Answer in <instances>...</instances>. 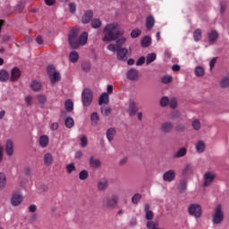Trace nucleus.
Returning <instances> with one entry per match:
<instances>
[{"label":"nucleus","instance_id":"obj_32","mask_svg":"<svg viewBox=\"0 0 229 229\" xmlns=\"http://www.w3.org/2000/svg\"><path fill=\"white\" fill-rule=\"evenodd\" d=\"M37 101L40 106H44L46 103H47V97H46L44 94H38L37 96Z\"/></svg>","mask_w":229,"mask_h":229},{"label":"nucleus","instance_id":"obj_34","mask_svg":"<svg viewBox=\"0 0 229 229\" xmlns=\"http://www.w3.org/2000/svg\"><path fill=\"white\" fill-rule=\"evenodd\" d=\"M195 76H197V78H202V76H205V68L201 65L196 66Z\"/></svg>","mask_w":229,"mask_h":229},{"label":"nucleus","instance_id":"obj_16","mask_svg":"<svg viewBox=\"0 0 229 229\" xmlns=\"http://www.w3.org/2000/svg\"><path fill=\"white\" fill-rule=\"evenodd\" d=\"M195 149L197 153H205L207 149V143H205V141L201 140H198L195 144Z\"/></svg>","mask_w":229,"mask_h":229},{"label":"nucleus","instance_id":"obj_11","mask_svg":"<svg viewBox=\"0 0 229 229\" xmlns=\"http://www.w3.org/2000/svg\"><path fill=\"white\" fill-rule=\"evenodd\" d=\"M127 55L128 48L126 47L119 48L116 52V57L118 58V60H121L122 62H126V60H128Z\"/></svg>","mask_w":229,"mask_h":229},{"label":"nucleus","instance_id":"obj_29","mask_svg":"<svg viewBox=\"0 0 229 229\" xmlns=\"http://www.w3.org/2000/svg\"><path fill=\"white\" fill-rule=\"evenodd\" d=\"M87 40H89V33L83 32L79 38V46H85V44H87Z\"/></svg>","mask_w":229,"mask_h":229},{"label":"nucleus","instance_id":"obj_61","mask_svg":"<svg viewBox=\"0 0 229 229\" xmlns=\"http://www.w3.org/2000/svg\"><path fill=\"white\" fill-rule=\"evenodd\" d=\"M216 62H217V57H214L211 59V61L209 62L210 71H212L214 69V67H216Z\"/></svg>","mask_w":229,"mask_h":229},{"label":"nucleus","instance_id":"obj_12","mask_svg":"<svg viewBox=\"0 0 229 229\" xmlns=\"http://www.w3.org/2000/svg\"><path fill=\"white\" fill-rule=\"evenodd\" d=\"M43 162L45 165H47V167L53 165L55 162V157H53V154H51V152L46 153L43 157Z\"/></svg>","mask_w":229,"mask_h":229},{"label":"nucleus","instance_id":"obj_6","mask_svg":"<svg viewBox=\"0 0 229 229\" xmlns=\"http://www.w3.org/2000/svg\"><path fill=\"white\" fill-rule=\"evenodd\" d=\"M47 72L52 84L56 83V81H60V72L55 69V66H47Z\"/></svg>","mask_w":229,"mask_h":229},{"label":"nucleus","instance_id":"obj_28","mask_svg":"<svg viewBox=\"0 0 229 229\" xmlns=\"http://www.w3.org/2000/svg\"><path fill=\"white\" fill-rule=\"evenodd\" d=\"M153 26H155V17L149 15L146 19V28L150 30L153 29Z\"/></svg>","mask_w":229,"mask_h":229},{"label":"nucleus","instance_id":"obj_4","mask_svg":"<svg viewBox=\"0 0 229 229\" xmlns=\"http://www.w3.org/2000/svg\"><path fill=\"white\" fill-rule=\"evenodd\" d=\"M93 99L94 95L92 94V90H90L89 89H83L81 94V102L83 106H90Z\"/></svg>","mask_w":229,"mask_h":229},{"label":"nucleus","instance_id":"obj_40","mask_svg":"<svg viewBox=\"0 0 229 229\" xmlns=\"http://www.w3.org/2000/svg\"><path fill=\"white\" fill-rule=\"evenodd\" d=\"M6 187V174L0 173V191Z\"/></svg>","mask_w":229,"mask_h":229},{"label":"nucleus","instance_id":"obj_54","mask_svg":"<svg viewBox=\"0 0 229 229\" xmlns=\"http://www.w3.org/2000/svg\"><path fill=\"white\" fill-rule=\"evenodd\" d=\"M38 219V215L34 213L29 216L28 221L30 225H33V223H36Z\"/></svg>","mask_w":229,"mask_h":229},{"label":"nucleus","instance_id":"obj_8","mask_svg":"<svg viewBox=\"0 0 229 229\" xmlns=\"http://www.w3.org/2000/svg\"><path fill=\"white\" fill-rule=\"evenodd\" d=\"M69 44L72 49H76L79 47L78 43V30H72L69 34Z\"/></svg>","mask_w":229,"mask_h":229},{"label":"nucleus","instance_id":"obj_64","mask_svg":"<svg viewBox=\"0 0 229 229\" xmlns=\"http://www.w3.org/2000/svg\"><path fill=\"white\" fill-rule=\"evenodd\" d=\"M29 211L34 214V212H37V205L32 204L29 207Z\"/></svg>","mask_w":229,"mask_h":229},{"label":"nucleus","instance_id":"obj_19","mask_svg":"<svg viewBox=\"0 0 229 229\" xmlns=\"http://www.w3.org/2000/svg\"><path fill=\"white\" fill-rule=\"evenodd\" d=\"M38 144L40 148H47L49 146V136L43 134L38 139Z\"/></svg>","mask_w":229,"mask_h":229},{"label":"nucleus","instance_id":"obj_44","mask_svg":"<svg viewBox=\"0 0 229 229\" xmlns=\"http://www.w3.org/2000/svg\"><path fill=\"white\" fill-rule=\"evenodd\" d=\"M140 199H142V194L140 193H135L132 197H131V203L133 205H138V203L140 201Z\"/></svg>","mask_w":229,"mask_h":229},{"label":"nucleus","instance_id":"obj_10","mask_svg":"<svg viewBox=\"0 0 229 229\" xmlns=\"http://www.w3.org/2000/svg\"><path fill=\"white\" fill-rule=\"evenodd\" d=\"M24 197L22 196V193L14 192L11 198V205H13V207H19Z\"/></svg>","mask_w":229,"mask_h":229},{"label":"nucleus","instance_id":"obj_42","mask_svg":"<svg viewBox=\"0 0 229 229\" xmlns=\"http://www.w3.org/2000/svg\"><path fill=\"white\" fill-rule=\"evenodd\" d=\"M79 179L81 182H85L89 179V171L87 170H82L79 173Z\"/></svg>","mask_w":229,"mask_h":229},{"label":"nucleus","instance_id":"obj_56","mask_svg":"<svg viewBox=\"0 0 229 229\" xmlns=\"http://www.w3.org/2000/svg\"><path fill=\"white\" fill-rule=\"evenodd\" d=\"M107 50L111 51V53H117V51H119L118 47L115 44H109L107 46Z\"/></svg>","mask_w":229,"mask_h":229},{"label":"nucleus","instance_id":"obj_24","mask_svg":"<svg viewBox=\"0 0 229 229\" xmlns=\"http://www.w3.org/2000/svg\"><path fill=\"white\" fill-rule=\"evenodd\" d=\"M5 151L8 157L13 156V142L11 140H8L5 143Z\"/></svg>","mask_w":229,"mask_h":229},{"label":"nucleus","instance_id":"obj_35","mask_svg":"<svg viewBox=\"0 0 229 229\" xmlns=\"http://www.w3.org/2000/svg\"><path fill=\"white\" fill-rule=\"evenodd\" d=\"M90 121L92 126H98V123H99V114L97 112H94L90 115Z\"/></svg>","mask_w":229,"mask_h":229},{"label":"nucleus","instance_id":"obj_46","mask_svg":"<svg viewBox=\"0 0 229 229\" xmlns=\"http://www.w3.org/2000/svg\"><path fill=\"white\" fill-rule=\"evenodd\" d=\"M64 106L67 112H72V110H74V103H72L71 99L65 101Z\"/></svg>","mask_w":229,"mask_h":229},{"label":"nucleus","instance_id":"obj_22","mask_svg":"<svg viewBox=\"0 0 229 229\" xmlns=\"http://www.w3.org/2000/svg\"><path fill=\"white\" fill-rule=\"evenodd\" d=\"M110 101V97L108 96V93L104 92L100 95L99 98H98V105H108Z\"/></svg>","mask_w":229,"mask_h":229},{"label":"nucleus","instance_id":"obj_26","mask_svg":"<svg viewBox=\"0 0 229 229\" xmlns=\"http://www.w3.org/2000/svg\"><path fill=\"white\" fill-rule=\"evenodd\" d=\"M185 155H187V148L182 147L174 154V158H182Z\"/></svg>","mask_w":229,"mask_h":229},{"label":"nucleus","instance_id":"obj_63","mask_svg":"<svg viewBox=\"0 0 229 229\" xmlns=\"http://www.w3.org/2000/svg\"><path fill=\"white\" fill-rule=\"evenodd\" d=\"M58 123H53L50 125V130H52V131H56V130H58Z\"/></svg>","mask_w":229,"mask_h":229},{"label":"nucleus","instance_id":"obj_41","mask_svg":"<svg viewBox=\"0 0 229 229\" xmlns=\"http://www.w3.org/2000/svg\"><path fill=\"white\" fill-rule=\"evenodd\" d=\"M91 67L92 64H90V61H86L81 64V69L84 72H89Z\"/></svg>","mask_w":229,"mask_h":229},{"label":"nucleus","instance_id":"obj_15","mask_svg":"<svg viewBox=\"0 0 229 229\" xmlns=\"http://www.w3.org/2000/svg\"><path fill=\"white\" fill-rule=\"evenodd\" d=\"M92 17H94V13H92V11L84 12L81 17L82 24H89V22L92 21Z\"/></svg>","mask_w":229,"mask_h":229},{"label":"nucleus","instance_id":"obj_52","mask_svg":"<svg viewBox=\"0 0 229 229\" xmlns=\"http://www.w3.org/2000/svg\"><path fill=\"white\" fill-rule=\"evenodd\" d=\"M161 81H162V83H164L165 85H168V83H171L173 81V76L165 75L162 77Z\"/></svg>","mask_w":229,"mask_h":229},{"label":"nucleus","instance_id":"obj_49","mask_svg":"<svg viewBox=\"0 0 229 229\" xmlns=\"http://www.w3.org/2000/svg\"><path fill=\"white\" fill-rule=\"evenodd\" d=\"M193 38L195 42H199V40H201V30L197 29L194 32H193Z\"/></svg>","mask_w":229,"mask_h":229},{"label":"nucleus","instance_id":"obj_1","mask_svg":"<svg viewBox=\"0 0 229 229\" xmlns=\"http://www.w3.org/2000/svg\"><path fill=\"white\" fill-rule=\"evenodd\" d=\"M102 31L104 33L102 40L106 44L116 41L117 44L123 46V44H126V41L128 40L126 37H123L125 33L124 29L121 28V25H119V22L117 21L106 24Z\"/></svg>","mask_w":229,"mask_h":229},{"label":"nucleus","instance_id":"obj_18","mask_svg":"<svg viewBox=\"0 0 229 229\" xmlns=\"http://www.w3.org/2000/svg\"><path fill=\"white\" fill-rule=\"evenodd\" d=\"M173 123L171 122H165L161 124V131H163V133H171V131H173Z\"/></svg>","mask_w":229,"mask_h":229},{"label":"nucleus","instance_id":"obj_23","mask_svg":"<svg viewBox=\"0 0 229 229\" xmlns=\"http://www.w3.org/2000/svg\"><path fill=\"white\" fill-rule=\"evenodd\" d=\"M219 38V34L216 30H210L208 33V40L210 44H214L216 40Z\"/></svg>","mask_w":229,"mask_h":229},{"label":"nucleus","instance_id":"obj_38","mask_svg":"<svg viewBox=\"0 0 229 229\" xmlns=\"http://www.w3.org/2000/svg\"><path fill=\"white\" fill-rule=\"evenodd\" d=\"M10 73L6 70H0V81H8Z\"/></svg>","mask_w":229,"mask_h":229},{"label":"nucleus","instance_id":"obj_43","mask_svg":"<svg viewBox=\"0 0 229 229\" xmlns=\"http://www.w3.org/2000/svg\"><path fill=\"white\" fill-rule=\"evenodd\" d=\"M142 35V30L140 29H134L131 31V38H139Z\"/></svg>","mask_w":229,"mask_h":229},{"label":"nucleus","instance_id":"obj_51","mask_svg":"<svg viewBox=\"0 0 229 229\" xmlns=\"http://www.w3.org/2000/svg\"><path fill=\"white\" fill-rule=\"evenodd\" d=\"M80 141H81V148H87L89 144V139L87 138V136L85 135L81 136Z\"/></svg>","mask_w":229,"mask_h":229},{"label":"nucleus","instance_id":"obj_62","mask_svg":"<svg viewBox=\"0 0 229 229\" xmlns=\"http://www.w3.org/2000/svg\"><path fill=\"white\" fill-rule=\"evenodd\" d=\"M146 62V57L141 56L138 59V61L136 62V65L140 66V65H144V63Z\"/></svg>","mask_w":229,"mask_h":229},{"label":"nucleus","instance_id":"obj_3","mask_svg":"<svg viewBox=\"0 0 229 229\" xmlns=\"http://www.w3.org/2000/svg\"><path fill=\"white\" fill-rule=\"evenodd\" d=\"M188 213L192 217H195V219H199V217H201L203 215V208H201V205L193 203L188 207Z\"/></svg>","mask_w":229,"mask_h":229},{"label":"nucleus","instance_id":"obj_45","mask_svg":"<svg viewBox=\"0 0 229 229\" xmlns=\"http://www.w3.org/2000/svg\"><path fill=\"white\" fill-rule=\"evenodd\" d=\"M64 124L68 129L72 128L74 126V119H72L71 116L65 118Z\"/></svg>","mask_w":229,"mask_h":229},{"label":"nucleus","instance_id":"obj_25","mask_svg":"<svg viewBox=\"0 0 229 229\" xmlns=\"http://www.w3.org/2000/svg\"><path fill=\"white\" fill-rule=\"evenodd\" d=\"M144 212H145V217H146V219H148V221H151V219H153V217H155L153 211H151L149 209V204L145 205Z\"/></svg>","mask_w":229,"mask_h":229},{"label":"nucleus","instance_id":"obj_48","mask_svg":"<svg viewBox=\"0 0 229 229\" xmlns=\"http://www.w3.org/2000/svg\"><path fill=\"white\" fill-rule=\"evenodd\" d=\"M221 89H228L229 87V77H225L220 81Z\"/></svg>","mask_w":229,"mask_h":229},{"label":"nucleus","instance_id":"obj_5","mask_svg":"<svg viewBox=\"0 0 229 229\" xmlns=\"http://www.w3.org/2000/svg\"><path fill=\"white\" fill-rule=\"evenodd\" d=\"M119 205V195L113 194L110 199L103 200L104 208H115Z\"/></svg>","mask_w":229,"mask_h":229},{"label":"nucleus","instance_id":"obj_36","mask_svg":"<svg viewBox=\"0 0 229 229\" xmlns=\"http://www.w3.org/2000/svg\"><path fill=\"white\" fill-rule=\"evenodd\" d=\"M129 114L131 115H135V114H137V106L135 105V103L133 101H131L129 103V109H128Z\"/></svg>","mask_w":229,"mask_h":229},{"label":"nucleus","instance_id":"obj_21","mask_svg":"<svg viewBox=\"0 0 229 229\" xmlns=\"http://www.w3.org/2000/svg\"><path fill=\"white\" fill-rule=\"evenodd\" d=\"M97 189L101 191H106V189H108V180L101 179L100 181H98L97 184Z\"/></svg>","mask_w":229,"mask_h":229},{"label":"nucleus","instance_id":"obj_14","mask_svg":"<svg viewBox=\"0 0 229 229\" xmlns=\"http://www.w3.org/2000/svg\"><path fill=\"white\" fill-rule=\"evenodd\" d=\"M89 167L92 169H99V167H101V160L94 156H91L89 157Z\"/></svg>","mask_w":229,"mask_h":229},{"label":"nucleus","instance_id":"obj_31","mask_svg":"<svg viewBox=\"0 0 229 229\" xmlns=\"http://www.w3.org/2000/svg\"><path fill=\"white\" fill-rule=\"evenodd\" d=\"M148 229H157L159 226L158 220H148L146 224Z\"/></svg>","mask_w":229,"mask_h":229},{"label":"nucleus","instance_id":"obj_33","mask_svg":"<svg viewBox=\"0 0 229 229\" xmlns=\"http://www.w3.org/2000/svg\"><path fill=\"white\" fill-rule=\"evenodd\" d=\"M140 44L141 47H149V46H151V37L145 36L144 38H142Z\"/></svg>","mask_w":229,"mask_h":229},{"label":"nucleus","instance_id":"obj_2","mask_svg":"<svg viewBox=\"0 0 229 229\" xmlns=\"http://www.w3.org/2000/svg\"><path fill=\"white\" fill-rule=\"evenodd\" d=\"M225 221V211L221 204L216 205L212 216V223L215 225H221Z\"/></svg>","mask_w":229,"mask_h":229},{"label":"nucleus","instance_id":"obj_37","mask_svg":"<svg viewBox=\"0 0 229 229\" xmlns=\"http://www.w3.org/2000/svg\"><path fill=\"white\" fill-rule=\"evenodd\" d=\"M114 137H115V129L110 128L106 131V139L109 142L114 140Z\"/></svg>","mask_w":229,"mask_h":229},{"label":"nucleus","instance_id":"obj_59","mask_svg":"<svg viewBox=\"0 0 229 229\" xmlns=\"http://www.w3.org/2000/svg\"><path fill=\"white\" fill-rule=\"evenodd\" d=\"M168 104H170V108H176V106H178L176 98H172Z\"/></svg>","mask_w":229,"mask_h":229},{"label":"nucleus","instance_id":"obj_9","mask_svg":"<svg viewBox=\"0 0 229 229\" xmlns=\"http://www.w3.org/2000/svg\"><path fill=\"white\" fill-rule=\"evenodd\" d=\"M176 179V170H167L163 174V181L167 182L168 183H171V182H174Z\"/></svg>","mask_w":229,"mask_h":229},{"label":"nucleus","instance_id":"obj_58","mask_svg":"<svg viewBox=\"0 0 229 229\" xmlns=\"http://www.w3.org/2000/svg\"><path fill=\"white\" fill-rule=\"evenodd\" d=\"M111 110H110V107L108 106H102L101 107V114L103 115H108L110 114Z\"/></svg>","mask_w":229,"mask_h":229},{"label":"nucleus","instance_id":"obj_53","mask_svg":"<svg viewBox=\"0 0 229 229\" xmlns=\"http://www.w3.org/2000/svg\"><path fill=\"white\" fill-rule=\"evenodd\" d=\"M74 171H76V165H74L73 163L66 165V172L68 174H72V173H74Z\"/></svg>","mask_w":229,"mask_h":229},{"label":"nucleus","instance_id":"obj_50","mask_svg":"<svg viewBox=\"0 0 229 229\" xmlns=\"http://www.w3.org/2000/svg\"><path fill=\"white\" fill-rule=\"evenodd\" d=\"M178 191H179V192H181V194L183 193L185 191H187V182L182 181L179 183Z\"/></svg>","mask_w":229,"mask_h":229},{"label":"nucleus","instance_id":"obj_57","mask_svg":"<svg viewBox=\"0 0 229 229\" xmlns=\"http://www.w3.org/2000/svg\"><path fill=\"white\" fill-rule=\"evenodd\" d=\"M161 106H167L169 105V98L167 97H163L160 101Z\"/></svg>","mask_w":229,"mask_h":229},{"label":"nucleus","instance_id":"obj_39","mask_svg":"<svg viewBox=\"0 0 229 229\" xmlns=\"http://www.w3.org/2000/svg\"><path fill=\"white\" fill-rule=\"evenodd\" d=\"M191 126L195 131H199V130H201V122L199 119L196 118L192 121Z\"/></svg>","mask_w":229,"mask_h":229},{"label":"nucleus","instance_id":"obj_27","mask_svg":"<svg viewBox=\"0 0 229 229\" xmlns=\"http://www.w3.org/2000/svg\"><path fill=\"white\" fill-rule=\"evenodd\" d=\"M90 26L93 28V30H99V28L103 26V22L99 20V18H95L91 20Z\"/></svg>","mask_w":229,"mask_h":229},{"label":"nucleus","instance_id":"obj_47","mask_svg":"<svg viewBox=\"0 0 229 229\" xmlns=\"http://www.w3.org/2000/svg\"><path fill=\"white\" fill-rule=\"evenodd\" d=\"M157 60V54L155 53H150L147 55V65H149V64H153Z\"/></svg>","mask_w":229,"mask_h":229},{"label":"nucleus","instance_id":"obj_55","mask_svg":"<svg viewBox=\"0 0 229 229\" xmlns=\"http://www.w3.org/2000/svg\"><path fill=\"white\" fill-rule=\"evenodd\" d=\"M68 8H69V12L70 13H72V15H74L76 13V3H70L68 4Z\"/></svg>","mask_w":229,"mask_h":229},{"label":"nucleus","instance_id":"obj_60","mask_svg":"<svg viewBox=\"0 0 229 229\" xmlns=\"http://www.w3.org/2000/svg\"><path fill=\"white\" fill-rule=\"evenodd\" d=\"M191 169H192V165L191 164L185 165L184 168L182 169V174H187Z\"/></svg>","mask_w":229,"mask_h":229},{"label":"nucleus","instance_id":"obj_30","mask_svg":"<svg viewBox=\"0 0 229 229\" xmlns=\"http://www.w3.org/2000/svg\"><path fill=\"white\" fill-rule=\"evenodd\" d=\"M69 60L72 64H76L80 60V54L76 51H72L69 55Z\"/></svg>","mask_w":229,"mask_h":229},{"label":"nucleus","instance_id":"obj_7","mask_svg":"<svg viewBox=\"0 0 229 229\" xmlns=\"http://www.w3.org/2000/svg\"><path fill=\"white\" fill-rule=\"evenodd\" d=\"M216 180V173L212 171L206 172L203 175V185L204 187H210Z\"/></svg>","mask_w":229,"mask_h":229},{"label":"nucleus","instance_id":"obj_20","mask_svg":"<svg viewBox=\"0 0 229 229\" xmlns=\"http://www.w3.org/2000/svg\"><path fill=\"white\" fill-rule=\"evenodd\" d=\"M21 78V70L17 67L11 71V81H17Z\"/></svg>","mask_w":229,"mask_h":229},{"label":"nucleus","instance_id":"obj_13","mask_svg":"<svg viewBox=\"0 0 229 229\" xmlns=\"http://www.w3.org/2000/svg\"><path fill=\"white\" fill-rule=\"evenodd\" d=\"M127 80H130L131 81H137L139 80V72L137 69H131L127 72Z\"/></svg>","mask_w":229,"mask_h":229},{"label":"nucleus","instance_id":"obj_17","mask_svg":"<svg viewBox=\"0 0 229 229\" xmlns=\"http://www.w3.org/2000/svg\"><path fill=\"white\" fill-rule=\"evenodd\" d=\"M30 87L33 92H40V90H42V82H40L39 81L34 80L30 82Z\"/></svg>","mask_w":229,"mask_h":229}]
</instances>
